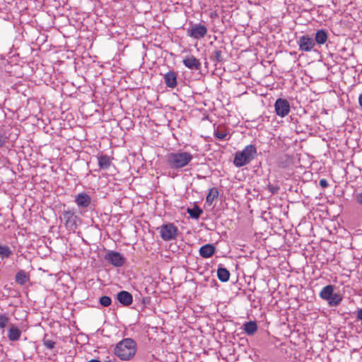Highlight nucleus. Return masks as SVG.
I'll list each match as a JSON object with an SVG mask.
<instances>
[{
	"instance_id": "nucleus-17",
	"label": "nucleus",
	"mask_w": 362,
	"mask_h": 362,
	"mask_svg": "<svg viewBox=\"0 0 362 362\" xmlns=\"http://www.w3.org/2000/svg\"><path fill=\"white\" fill-rule=\"evenodd\" d=\"M21 336V331L15 325H11V327L8 330L7 337L10 341H16L19 340Z\"/></svg>"
},
{
	"instance_id": "nucleus-14",
	"label": "nucleus",
	"mask_w": 362,
	"mask_h": 362,
	"mask_svg": "<svg viewBox=\"0 0 362 362\" xmlns=\"http://www.w3.org/2000/svg\"><path fill=\"white\" fill-rule=\"evenodd\" d=\"M164 81L167 87L174 88L177 85V74L174 71H169L164 74Z\"/></svg>"
},
{
	"instance_id": "nucleus-26",
	"label": "nucleus",
	"mask_w": 362,
	"mask_h": 362,
	"mask_svg": "<svg viewBox=\"0 0 362 362\" xmlns=\"http://www.w3.org/2000/svg\"><path fill=\"white\" fill-rule=\"evenodd\" d=\"M248 341L245 338H240L237 347V351L240 354H247L248 349Z\"/></svg>"
},
{
	"instance_id": "nucleus-22",
	"label": "nucleus",
	"mask_w": 362,
	"mask_h": 362,
	"mask_svg": "<svg viewBox=\"0 0 362 362\" xmlns=\"http://www.w3.org/2000/svg\"><path fill=\"white\" fill-rule=\"evenodd\" d=\"M187 212L191 218L198 219L201 214H203V210L197 204H194L193 208L187 209Z\"/></svg>"
},
{
	"instance_id": "nucleus-32",
	"label": "nucleus",
	"mask_w": 362,
	"mask_h": 362,
	"mask_svg": "<svg viewBox=\"0 0 362 362\" xmlns=\"http://www.w3.org/2000/svg\"><path fill=\"white\" fill-rule=\"evenodd\" d=\"M227 136V134L223 132H215V136L218 139H224L226 136Z\"/></svg>"
},
{
	"instance_id": "nucleus-5",
	"label": "nucleus",
	"mask_w": 362,
	"mask_h": 362,
	"mask_svg": "<svg viewBox=\"0 0 362 362\" xmlns=\"http://www.w3.org/2000/svg\"><path fill=\"white\" fill-rule=\"evenodd\" d=\"M104 259L115 267H122L126 262L125 258L121 253L114 250H109L104 256Z\"/></svg>"
},
{
	"instance_id": "nucleus-20",
	"label": "nucleus",
	"mask_w": 362,
	"mask_h": 362,
	"mask_svg": "<svg viewBox=\"0 0 362 362\" xmlns=\"http://www.w3.org/2000/svg\"><path fill=\"white\" fill-rule=\"evenodd\" d=\"M334 286L333 285H327L323 287L321 291L319 293V296L322 300L328 301L331 298L332 295L334 293Z\"/></svg>"
},
{
	"instance_id": "nucleus-1",
	"label": "nucleus",
	"mask_w": 362,
	"mask_h": 362,
	"mask_svg": "<svg viewBox=\"0 0 362 362\" xmlns=\"http://www.w3.org/2000/svg\"><path fill=\"white\" fill-rule=\"evenodd\" d=\"M136 343L132 338H125L117 344L114 353L122 361L132 359L136 352Z\"/></svg>"
},
{
	"instance_id": "nucleus-13",
	"label": "nucleus",
	"mask_w": 362,
	"mask_h": 362,
	"mask_svg": "<svg viewBox=\"0 0 362 362\" xmlns=\"http://www.w3.org/2000/svg\"><path fill=\"white\" fill-rule=\"evenodd\" d=\"M183 64L189 69L200 70L202 64L199 59L193 55L185 57L182 61Z\"/></svg>"
},
{
	"instance_id": "nucleus-7",
	"label": "nucleus",
	"mask_w": 362,
	"mask_h": 362,
	"mask_svg": "<svg viewBox=\"0 0 362 362\" xmlns=\"http://www.w3.org/2000/svg\"><path fill=\"white\" fill-rule=\"evenodd\" d=\"M74 202L79 209L86 211L88 209H90L92 199L87 193L81 192L75 197Z\"/></svg>"
},
{
	"instance_id": "nucleus-19",
	"label": "nucleus",
	"mask_w": 362,
	"mask_h": 362,
	"mask_svg": "<svg viewBox=\"0 0 362 362\" xmlns=\"http://www.w3.org/2000/svg\"><path fill=\"white\" fill-rule=\"evenodd\" d=\"M328 39V34L327 33L323 30L320 29L318 30L315 35V43L316 42L319 45H324Z\"/></svg>"
},
{
	"instance_id": "nucleus-27",
	"label": "nucleus",
	"mask_w": 362,
	"mask_h": 362,
	"mask_svg": "<svg viewBox=\"0 0 362 362\" xmlns=\"http://www.w3.org/2000/svg\"><path fill=\"white\" fill-rule=\"evenodd\" d=\"M10 321L9 317L6 314L0 315V330L4 332V329L7 327Z\"/></svg>"
},
{
	"instance_id": "nucleus-25",
	"label": "nucleus",
	"mask_w": 362,
	"mask_h": 362,
	"mask_svg": "<svg viewBox=\"0 0 362 362\" xmlns=\"http://www.w3.org/2000/svg\"><path fill=\"white\" fill-rule=\"evenodd\" d=\"M342 300V296L339 293H334L327 301L330 307L339 305Z\"/></svg>"
},
{
	"instance_id": "nucleus-4",
	"label": "nucleus",
	"mask_w": 362,
	"mask_h": 362,
	"mask_svg": "<svg viewBox=\"0 0 362 362\" xmlns=\"http://www.w3.org/2000/svg\"><path fill=\"white\" fill-rule=\"evenodd\" d=\"M62 218L64 221V226L69 231L75 232L78 227V221L80 218L76 215L74 209L64 211L62 214Z\"/></svg>"
},
{
	"instance_id": "nucleus-12",
	"label": "nucleus",
	"mask_w": 362,
	"mask_h": 362,
	"mask_svg": "<svg viewBox=\"0 0 362 362\" xmlns=\"http://www.w3.org/2000/svg\"><path fill=\"white\" fill-rule=\"evenodd\" d=\"M117 300L123 306L128 307L133 302V296L127 291H121L117 294Z\"/></svg>"
},
{
	"instance_id": "nucleus-28",
	"label": "nucleus",
	"mask_w": 362,
	"mask_h": 362,
	"mask_svg": "<svg viewBox=\"0 0 362 362\" xmlns=\"http://www.w3.org/2000/svg\"><path fill=\"white\" fill-rule=\"evenodd\" d=\"M47 334H45V337L42 339V343H43V345L48 349H53L55 346V341L49 339H47Z\"/></svg>"
},
{
	"instance_id": "nucleus-33",
	"label": "nucleus",
	"mask_w": 362,
	"mask_h": 362,
	"mask_svg": "<svg viewBox=\"0 0 362 362\" xmlns=\"http://www.w3.org/2000/svg\"><path fill=\"white\" fill-rule=\"evenodd\" d=\"M354 198L358 204L362 205V192L356 193L354 195Z\"/></svg>"
},
{
	"instance_id": "nucleus-9",
	"label": "nucleus",
	"mask_w": 362,
	"mask_h": 362,
	"mask_svg": "<svg viewBox=\"0 0 362 362\" xmlns=\"http://www.w3.org/2000/svg\"><path fill=\"white\" fill-rule=\"evenodd\" d=\"M249 162V145L246 146L242 151L235 153L233 164L236 167H241Z\"/></svg>"
},
{
	"instance_id": "nucleus-23",
	"label": "nucleus",
	"mask_w": 362,
	"mask_h": 362,
	"mask_svg": "<svg viewBox=\"0 0 362 362\" xmlns=\"http://www.w3.org/2000/svg\"><path fill=\"white\" fill-rule=\"evenodd\" d=\"M13 255V251L9 246L0 244V258L3 259H9Z\"/></svg>"
},
{
	"instance_id": "nucleus-11",
	"label": "nucleus",
	"mask_w": 362,
	"mask_h": 362,
	"mask_svg": "<svg viewBox=\"0 0 362 362\" xmlns=\"http://www.w3.org/2000/svg\"><path fill=\"white\" fill-rule=\"evenodd\" d=\"M299 50L302 52H310L315 46L314 40L308 35L300 36L298 40Z\"/></svg>"
},
{
	"instance_id": "nucleus-29",
	"label": "nucleus",
	"mask_w": 362,
	"mask_h": 362,
	"mask_svg": "<svg viewBox=\"0 0 362 362\" xmlns=\"http://www.w3.org/2000/svg\"><path fill=\"white\" fill-rule=\"evenodd\" d=\"M99 302L101 305L104 307H108L112 303V299L110 296H103L100 298Z\"/></svg>"
},
{
	"instance_id": "nucleus-6",
	"label": "nucleus",
	"mask_w": 362,
	"mask_h": 362,
	"mask_svg": "<svg viewBox=\"0 0 362 362\" xmlns=\"http://www.w3.org/2000/svg\"><path fill=\"white\" fill-rule=\"evenodd\" d=\"M228 52L225 46L221 45L215 47L214 50L210 55V60L216 66L218 64H222L227 60Z\"/></svg>"
},
{
	"instance_id": "nucleus-8",
	"label": "nucleus",
	"mask_w": 362,
	"mask_h": 362,
	"mask_svg": "<svg viewBox=\"0 0 362 362\" xmlns=\"http://www.w3.org/2000/svg\"><path fill=\"white\" fill-rule=\"evenodd\" d=\"M275 112L281 117H284L290 112V104L286 99L278 98L274 104Z\"/></svg>"
},
{
	"instance_id": "nucleus-31",
	"label": "nucleus",
	"mask_w": 362,
	"mask_h": 362,
	"mask_svg": "<svg viewBox=\"0 0 362 362\" xmlns=\"http://www.w3.org/2000/svg\"><path fill=\"white\" fill-rule=\"evenodd\" d=\"M257 329L256 322L250 320V335L253 334Z\"/></svg>"
},
{
	"instance_id": "nucleus-39",
	"label": "nucleus",
	"mask_w": 362,
	"mask_h": 362,
	"mask_svg": "<svg viewBox=\"0 0 362 362\" xmlns=\"http://www.w3.org/2000/svg\"><path fill=\"white\" fill-rule=\"evenodd\" d=\"M358 103H359L360 107L362 108V93L359 95Z\"/></svg>"
},
{
	"instance_id": "nucleus-35",
	"label": "nucleus",
	"mask_w": 362,
	"mask_h": 362,
	"mask_svg": "<svg viewBox=\"0 0 362 362\" xmlns=\"http://www.w3.org/2000/svg\"><path fill=\"white\" fill-rule=\"evenodd\" d=\"M209 17L212 19V20H216L217 18H219V15H218V13L216 11H211L210 13H209Z\"/></svg>"
},
{
	"instance_id": "nucleus-16",
	"label": "nucleus",
	"mask_w": 362,
	"mask_h": 362,
	"mask_svg": "<svg viewBox=\"0 0 362 362\" xmlns=\"http://www.w3.org/2000/svg\"><path fill=\"white\" fill-rule=\"evenodd\" d=\"M216 248L212 244H206L199 249V255L203 258H209L214 255Z\"/></svg>"
},
{
	"instance_id": "nucleus-15",
	"label": "nucleus",
	"mask_w": 362,
	"mask_h": 362,
	"mask_svg": "<svg viewBox=\"0 0 362 362\" xmlns=\"http://www.w3.org/2000/svg\"><path fill=\"white\" fill-rule=\"evenodd\" d=\"M30 275L29 272H25L23 269L19 270L15 276V281L16 284L23 286L27 282L30 281Z\"/></svg>"
},
{
	"instance_id": "nucleus-34",
	"label": "nucleus",
	"mask_w": 362,
	"mask_h": 362,
	"mask_svg": "<svg viewBox=\"0 0 362 362\" xmlns=\"http://www.w3.org/2000/svg\"><path fill=\"white\" fill-rule=\"evenodd\" d=\"M319 185L322 188H327L329 185L328 182L325 179L320 180Z\"/></svg>"
},
{
	"instance_id": "nucleus-24",
	"label": "nucleus",
	"mask_w": 362,
	"mask_h": 362,
	"mask_svg": "<svg viewBox=\"0 0 362 362\" xmlns=\"http://www.w3.org/2000/svg\"><path fill=\"white\" fill-rule=\"evenodd\" d=\"M218 190L216 187H212L209 189L206 197V202L210 206L213 204L214 201L218 197Z\"/></svg>"
},
{
	"instance_id": "nucleus-2",
	"label": "nucleus",
	"mask_w": 362,
	"mask_h": 362,
	"mask_svg": "<svg viewBox=\"0 0 362 362\" xmlns=\"http://www.w3.org/2000/svg\"><path fill=\"white\" fill-rule=\"evenodd\" d=\"M192 155L187 151H177L166 156V163L173 170H179L187 166L192 160Z\"/></svg>"
},
{
	"instance_id": "nucleus-10",
	"label": "nucleus",
	"mask_w": 362,
	"mask_h": 362,
	"mask_svg": "<svg viewBox=\"0 0 362 362\" xmlns=\"http://www.w3.org/2000/svg\"><path fill=\"white\" fill-rule=\"evenodd\" d=\"M207 33V28L202 24H194L187 30V35L194 39L203 38Z\"/></svg>"
},
{
	"instance_id": "nucleus-40",
	"label": "nucleus",
	"mask_w": 362,
	"mask_h": 362,
	"mask_svg": "<svg viewBox=\"0 0 362 362\" xmlns=\"http://www.w3.org/2000/svg\"><path fill=\"white\" fill-rule=\"evenodd\" d=\"M88 362H102V361L99 359L93 358V359L89 360Z\"/></svg>"
},
{
	"instance_id": "nucleus-18",
	"label": "nucleus",
	"mask_w": 362,
	"mask_h": 362,
	"mask_svg": "<svg viewBox=\"0 0 362 362\" xmlns=\"http://www.w3.org/2000/svg\"><path fill=\"white\" fill-rule=\"evenodd\" d=\"M98 162L100 169L101 170H107L112 165L110 156L106 154L98 156Z\"/></svg>"
},
{
	"instance_id": "nucleus-37",
	"label": "nucleus",
	"mask_w": 362,
	"mask_h": 362,
	"mask_svg": "<svg viewBox=\"0 0 362 362\" xmlns=\"http://www.w3.org/2000/svg\"><path fill=\"white\" fill-rule=\"evenodd\" d=\"M243 328L246 334H249V321L245 322L243 325Z\"/></svg>"
},
{
	"instance_id": "nucleus-38",
	"label": "nucleus",
	"mask_w": 362,
	"mask_h": 362,
	"mask_svg": "<svg viewBox=\"0 0 362 362\" xmlns=\"http://www.w3.org/2000/svg\"><path fill=\"white\" fill-rule=\"evenodd\" d=\"M356 316L358 320L362 321V308L358 310Z\"/></svg>"
},
{
	"instance_id": "nucleus-36",
	"label": "nucleus",
	"mask_w": 362,
	"mask_h": 362,
	"mask_svg": "<svg viewBox=\"0 0 362 362\" xmlns=\"http://www.w3.org/2000/svg\"><path fill=\"white\" fill-rule=\"evenodd\" d=\"M256 153V148L252 145H250V160L254 158Z\"/></svg>"
},
{
	"instance_id": "nucleus-3",
	"label": "nucleus",
	"mask_w": 362,
	"mask_h": 362,
	"mask_svg": "<svg viewBox=\"0 0 362 362\" xmlns=\"http://www.w3.org/2000/svg\"><path fill=\"white\" fill-rule=\"evenodd\" d=\"M157 230H159L160 236L164 241L175 240L179 235L177 227L173 223L163 224Z\"/></svg>"
},
{
	"instance_id": "nucleus-21",
	"label": "nucleus",
	"mask_w": 362,
	"mask_h": 362,
	"mask_svg": "<svg viewBox=\"0 0 362 362\" xmlns=\"http://www.w3.org/2000/svg\"><path fill=\"white\" fill-rule=\"evenodd\" d=\"M217 276L221 281L226 282L229 280L230 272L226 268L219 266L217 269Z\"/></svg>"
},
{
	"instance_id": "nucleus-30",
	"label": "nucleus",
	"mask_w": 362,
	"mask_h": 362,
	"mask_svg": "<svg viewBox=\"0 0 362 362\" xmlns=\"http://www.w3.org/2000/svg\"><path fill=\"white\" fill-rule=\"evenodd\" d=\"M8 141V136L0 131V148L5 147Z\"/></svg>"
}]
</instances>
